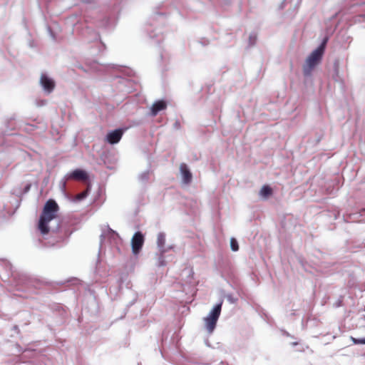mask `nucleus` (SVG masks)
Wrapping results in <instances>:
<instances>
[{
  "label": "nucleus",
  "instance_id": "nucleus-3",
  "mask_svg": "<svg viewBox=\"0 0 365 365\" xmlns=\"http://www.w3.org/2000/svg\"><path fill=\"white\" fill-rule=\"evenodd\" d=\"M222 304V302L217 304L207 316L204 318L205 326L209 334H212L215 329L217 322L221 313Z\"/></svg>",
  "mask_w": 365,
  "mask_h": 365
},
{
  "label": "nucleus",
  "instance_id": "nucleus-12",
  "mask_svg": "<svg viewBox=\"0 0 365 365\" xmlns=\"http://www.w3.org/2000/svg\"><path fill=\"white\" fill-rule=\"evenodd\" d=\"M230 247L233 252H237L239 250L238 242L235 238L230 240Z\"/></svg>",
  "mask_w": 365,
  "mask_h": 365
},
{
  "label": "nucleus",
  "instance_id": "nucleus-18",
  "mask_svg": "<svg viewBox=\"0 0 365 365\" xmlns=\"http://www.w3.org/2000/svg\"><path fill=\"white\" fill-rule=\"evenodd\" d=\"M226 298L228 302H230L232 304L236 303L237 299L234 298L231 294H227L226 296Z\"/></svg>",
  "mask_w": 365,
  "mask_h": 365
},
{
  "label": "nucleus",
  "instance_id": "nucleus-13",
  "mask_svg": "<svg viewBox=\"0 0 365 365\" xmlns=\"http://www.w3.org/2000/svg\"><path fill=\"white\" fill-rule=\"evenodd\" d=\"M257 36L255 33H252L250 34L249 36V45L252 46H254L257 42Z\"/></svg>",
  "mask_w": 365,
  "mask_h": 365
},
{
  "label": "nucleus",
  "instance_id": "nucleus-8",
  "mask_svg": "<svg viewBox=\"0 0 365 365\" xmlns=\"http://www.w3.org/2000/svg\"><path fill=\"white\" fill-rule=\"evenodd\" d=\"M66 179H74L78 180H86L88 175L86 171L81 169H76L73 172L66 175Z\"/></svg>",
  "mask_w": 365,
  "mask_h": 365
},
{
  "label": "nucleus",
  "instance_id": "nucleus-21",
  "mask_svg": "<svg viewBox=\"0 0 365 365\" xmlns=\"http://www.w3.org/2000/svg\"><path fill=\"white\" fill-rule=\"evenodd\" d=\"M14 329L15 330H17V329H18V327H17V326H14Z\"/></svg>",
  "mask_w": 365,
  "mask_h": 365
},
{
  "label": "nucleus",
  "instance_id": "nucleus-16",
  "mask_svg": "<svg viewBox=\"0 0 365 365\" xmlns=\"http://www.w3.org/2000/svg\"><path fill=\"white\" fill-rule=\"evenodd\" d=\"M69 179H66V175L60 181V186H61V188L63 191L65 190L66 189V181L68 180Z\"/></svg>",
  "mask_w": 365,
  "mask_h": 365
},
{
  "label": "nucleus",
  "instance_id": "nucleus-10",
  "mask_svg": "<svg viewBox=\"0 0 365 365\" xmlns=\"http://www.w3.org/2000/svg\"><path fill=\"white\" fill-rule=\"evenodd\" d=\"M166 108L167 103L165 101L163 100L157 101L153 103L150 108V115L155 116L160 111L165 110Z\"/></svg>",
  "mask_w": 365,
  "mask_h": 365
},
{
  "label": "nucleus",
  "instance_id": "nucleus-15",
  "mask_svg": "<svg viewBox=\"0 0 365 365\" xmlns=\"http://www.w3.org/2000/svg\"><path fill=\"white\" fill-rule=\"evenodd\" d=\"M88 195V190L83 191L76 195V199L78 200H82L85 199Z\"/></svg>",
  "mask_w": 365,
  "mask_h": 365
},
{
  "label": "nucleus",
  "instance_id": "nucleus-9",
  "mask_svg": "<svg viewBox=\"0 0 365 365\" xmlns=\"http://www.w3.org/2000/svg\"><path fill=\"white\" fill-rule=\"evenodd\" d=\"M180 171L182 176V182L185 185L190 183L192 181V175L187 165L185 163H181L180 165Z\"/></svg>",
  "mask_w": 365,
  "mask_h": 365
},
{
  "label": "nucleus",
  "instance_id": "nucleus-7",
  "mask_svg": "<svg viewBox=\"0 0 365 365\" xmlns=\"http://www.w3.org/2000/svg\"><path fill=\"white\" fill-rule=\"evenodd\" d=\"M157 246L160 252L166 253L171 250L173 247L172 245L165 247V234L159 232L157 237Z\"/></svg>",
  "mask_w": 365,
  "mask_h": 365
},
{
  "label": "nucleus",
  "instance_id": "nucleus-4",
  "mask_svg": "<svg viewBox=\"0 0 365 365\" xmlns=\"http://www.w3.org/2000/svg\"><path fill=\"white\" fill-rule=\"evenodd\" d=\"M144 242V237L140 232H136L131 239L132 251L137 255L141 250Z\"/></svg>",
  "mask_w": 365,
  "mask_h": 365
},
{
  "label": "nucleus",
  "instance_id": "nucleus-17",
  "mask_svg": "<svg viewBox=\"0 0 365 365\" xmlns=\"http://www.w3.org/2000/svg\"><path fill=\"white\" fill-rule=\"evenodd\" d=\"M352 341L354 342V344H365V338L364 339H356V338H354V337H351Z\"/></svg>",
  "mask_w": 365,
  "mask_h": 365
},
{
  "label": "nucleus",
  "instance_id": "nucleus-5",
  "mask_svg": "<svg viewBox=\"0 0 365 365\" xmlns=\"http://www.w3.org/2000/svg\"><path fill=\"white\" fill-rule=\"evenodd\" d=\"M40 84L46 93H51L55 88L54 81L46 74L42 73L40 78Z\"/></svg>",
  "mask_w": 365,
  "mask_h": 365
},
{
  "label": "nucleus",
  "instance_id": "nucleus-14",
  "mask_svg": "<svg viewBox=\"0 0 365 365\" xmlns=\"http://www.w3.org/2000/svg\"><path fill=\"white\" fill-rule=\"evenodd\" d=\"M164 254L165 253L160 252L158 260V266H159V267H163V266H165V264H166V262H165V260L164 258Z\"/></svg>",
  "mask_w": 365,
  "mask_h": 365
},
{
  "label": "nucleus",
  "instance_id": "nucleus-2",
  "mask_svg": "<svg viewBox=\"0 0 365 365\" xmlns=\"http://www.w3.org/2000/svg\"><path fill=\"white\" fill-rule=\"evenodd\" d=\"M327 41V39H324L307 58L303 65V73L304 76H311L314 68L320 63L324 52Z\"/></svg>",
  "mask_w": 365,
  "mask_h": 365
},
{
  "label": "nucleus",
  "instance_id": "nucleus-19",
  "mask_svg": "<svg viewBox=\"0 0 365 365\" xmlns=\"http://www.w3.org/2000/svg\"><path fill=\"white\" fill-rule=\"evenodd\" d=\"M338 63H334V68H335V76H334V78L336 79V80H338L339 78V68H338Z\"/></svg>",
  "mask_w": 365,
  "mask_h": 365
},
{
  "label": "nucleus",
  "instance_id": "nucleus-20",
  "mask_svg": "<svg viewBox=\"0 0 365 365\" xmlns=\"http://www.w3.org/2000/svg\"><path fill=\"white\" fill-rule=\"evenodd\" d=\"M148 173H142V174L140 175V180H143V181H145V180H148Z\"/></svg>",
  "mask_w": 365,
  "mask_h": 365
},
{
  "label": "nucleus",
  "instance_id": "nucleus-6",
  "mask_svg": "<svg viewBox=\"0 0 365 365\" xmlns=\"http://www.w3.org/2000/svg\"><path fill=\"white\" fill-rule=\"evenodd\" d=\"M123 134V130L120 128L111 130L106 135V140L111 145L116 144L122 138Z\"/></svg>",
  "mask_w": 365,
  "mask_h": 365
},
{
  "label": "nucleus",
  "instance_id": "nucleus-11",
  "mask_svg": "<svg viewBox=\"0 0 365 365\" xmlns=\"http://www.w3.org/2000/svg\"><path fill=\"white\" fill-rule=\"evenodd\" d=\"M272 192V189L268 185H264L259 190V195L261 197L267 199L269 195H271Z\"/></svg>",
  "mask_w": 365,
  "mask_h": 365
},
{
  "label": "nucleus",
  "instance_id": "nucleus-1",
  "mask_svg": "<svg viewBox=\"0 0 365 365\" xmlns=\"http://www.w3.org/2000/svg\"><path fill=\"white\" fill-rule=\"evenodd\" d=\"M58 210V204L53 200H48L43 209L38 222V230L42 235H46L49 232L48 223L56 218Z\"/></svg>",
  "mask_w": 365,
  "mask_h": 365
}]
</instances>
